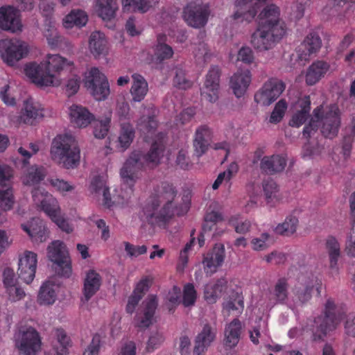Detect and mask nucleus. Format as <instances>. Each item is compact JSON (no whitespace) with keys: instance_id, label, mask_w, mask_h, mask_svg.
Segmentation results:
<instances>
[{"instance_id":"de8ad7c7","label":"nucleus","mask_w":355,"mask_h":355,"mask_svg":"<svg viewBox=\"0 0 355 355\" xmlns=\"http://www.w3.org/2000/svg\"><path fill=\"white\" fill-rule=\"evenodd\" d=\"M263 189L267 203L270 205V206H274L279 200L278 197L279 189L277 184L273 180L268 179L263 182Z\"/></svg>"},{"instance_id":"f704fd0d","label":"nucleus","mask_w":355,"mask_h":355,"mask_svg":"<svg viewBox=\"0 0 355 355\" xmlns=\"http://www.w3.org/2000/svg\"><path fill=\"white\" fill-rule=\"evenodd\" d=\"M166 35H159L157 36V44L154 50L155 62L156 64H162L165 60L171 58L173 55L172 47L165 44Z\"/></svg>"},{"instance_id":"72a5a7b5","label":"nucleus","mask_w":355,"mask_h":355,"mask_svg":"<svg viewBox=\"0 0 355 355\" xmlns=\"http://www.w3.org/2000/svg\"><path fill=\"white\" fill-rule=\"evenodd\" d=\"M135 137V130L133 125L128 122L121 123L117 148L121 151L125 150L130 146Z\"/></svg>"},{"instance_id":"4be33fe9","label":"nucleus","mask_w":355,"mask_h":355,"mask_svg":"<svg viewBox=\"0 0 355 355\" xmlns=\"http://www.w3.org/2000/svg\"><path fill=\"white\" fill-rule=\"evenodd\" d=\"M216 328L209 324H204L202 331L197 335L195 340L193 355H204L205 352L216 337Z\"/></svg>"},{"instance_id":"e2e57ef3","label":"nucleus","mask_w":355,"mask_h":355,"mask_svg":"<svg viewBox=\"0 0 355 355\" xmlns=\"http://www.w3.org/2000/svg\"><path fill=\"white\" fill-rule=\"evenodd\" d=\"M13 176V171L11 167L8 165H0V186L11 187V179Z\"/></svg>"},{"instance_id":"e433bc0d","label":"nucleus","mask_w":355,"mask_h":355,"mask_svg":"<svg viewBox=\"0 0 355 355\" xmlns=\"http://www.w3.org/2000/svg\"><path fill=\"white\" fill-rule=\"evenodd\" d=\"M57 286L50 282H44L40 287L37 302L40 305H52L57 299Z\"/></svg>"},{"instance_id":"6e6d98bb","label":"nucleus","mask_w":355,"mask_h":355,"mask_svg":"<svg viewBox=\"0 0 355 355\" xmlns=\"http://www.w3.org/2000/svg\"><path fill=\"white\" fill-rule=\"evenodd\" d=\"M173 85L180 89L186 90L192 87L193 83L186 78L185 71L182 69L177 68L173 78Z\"/></svg>"},{"instance_id":"5701e85b","label":"nucleus","mask_w":355,"mask_h":355,"mask_svg":"<svg viewBox=\"0 0 355 355\" xmlns=\"http://www.w3.org/2000/svg\"><path fill=\"white\" fill-rule=\"evenodd\" d=\"M322 46V40L315 32L310 33L299 46V59L309 60L311 55L317 53Z\"/></svg>"},{"instance_id":"c756f323","label":"nucleus","mask_w":355,"mask_h":355,"mask_svg":"<svg viewBox=\"0 0 355 355\" xmlns=\"http://www.w3.org/2000/svg\"><path fill=\"white\" fill-rule=\"evenodd\" d=\"M329 64L318 60L312 63L307 69L305 80L308 85H313L317 83L329 71Z\"/></svg>"},{"instance_id":"9d476101","label":"nucleus","mask_w":355,"mask_h":355,"mask_svg":"<svg viewBox=\"0 0 355 355\" xmlns=\"http://www.w3.org/2000/svg\"><path fill=\"white\" fill-rule=\"evenodd\" d=\"M28 53L25 42L16 39L0 40V54L3 60L8 65L13 66Z\"/></svg>"},{"instance_id":"69168bd1","label":"nucleus","mask_w":355,"mask_h":355,"mask_svg":"<svg viewBox=\"0 0 355 355\" xmlns=\"http://www.w3.org/2000/svg\"><path fill=\"white\" fill-rule=\"evenodd\" d=\"M164 337L162 334L159 332H155L149 337L146 349L148 352L154 351L155 349L159 347L160 345L164 342Z\"/></svg>"},{"instance_id":"13d9d810","label":"nucleus","mask_w":355,"mask_h":355,"mask_svg":"<svg viewBox=\"0 0 355 355\" xmlns=\"http://www.w3.org/2000/svg\"><path fill=\"white\" fill-rule=\"evenodd\" d=\"M6 293L10 301L15 302L24 298L26 293L19 284L6 288Z\"/></svg>"},{"instance_id":"0eeeda50","label":"nucleus","mask_w":355,"mask_h":355,"mask_svg":"<svg viewBox=\"0 0 355 355\" xmlns=\"http://www.w3.org/2000/svg\"><path fill=\"white\" fill-rule=\"evenodd\" d=\"M31 193L35 205L40 207L60 229L67 233H71L73 231L72 226L61 215L58 200L51 194L40 187H35Z\"/></svg>"},{"instance_id":"5fc2aeb1","label":"nucleus","mask_w":355,"mask_h":355,"mask_svg":"<svg viewBox=\"0 0 355 355\" xmlns=\"http://www.w3.org/2000/svg\"><path fill=\"white\" fill-rule=\"evenodd\" d=\"M233 297L223 304V308L229 313L236 311L238 314L241 313L244 308L243 297L238 293L235 295L234 298Z\"/></svg>"},{"instance_id":"bb28decb","label":"nucleus","mask_w":355,"mask_h":355,"mask_svg":"<svg viewBox=\"0 0 355 355\" xmlns=\"http://www.w3.org/2000/svg\"><path fill=\"white\" fill-rule=\"evenodd\" d=\"M43 117V109L41 105L32 99L24 102V108L20 114V121L26 124L33 125L35 121Z\"/></svg>"},{"instance_id":"6e6552de","label":"nucleus","mask_w":355,"mask_h":355,"mask_svg":"<svg viewBox=\"0 0 355 355\" xmlns=\"http://www.w3.org/2000/svg\"><path fill=\"white\" fill-rule=\"evenodd\" d=\"M343 314L336 311L334 301L329 298L327 300L323 314L313 320L312 325V338L314 341L324 340L329 331L334 330L342 320Z\"/></svg>"},{"instance_id":"1a4fd4ad","label":"nucleus","mask_w":355,"mask_h":355,"mask_svg":"<svg viewBox=\"0 0 355 355\" xmlns=\"http://www.w3.org/2000/svg\"><path fill=\"white\" fill-rule=\"evenodd\" d=\"M48 257L50 261L58 267L59 275L69 277L72 272L69 252L65 244L60 241H53L47 249Z\"/></svg>"},{"instance_id":"338daca9","label":"nucleus","mask_w":355,"mask_h":355,"mask_svg":"<svg viewBox=\"0 0 355 355\" xmlns=\"http://www.w3.org/2000/svg\"><path fill=\"white\" fill-rule=\"evenodd\" d=\"M44 36L47 40L49 45L51 48L58 46L60 42V36L56 28L53 27H49L44 32Z\"/></svg>"},{"instance_id":"c85d7f7f","label":"nucleus","mask_w":355,"mask_h":355,"mask_svg":"<svg viewBox=\"0 0 355 355\" xmlns=\"http://www.w3.org/2000/svg\"><path fill=\"white\" fill-rule=\"evenodd\" d=\"M300 110H297L289 121V125L299 128L303 125L309 117L311 110V99L309 96H305L298 101Z\"/></svg>"},{"instance_id":"8fccbe9b","label":"nucleus","mask_w":355,"mask_h":355,"mask_svg":"<svg viewBox=\"0 0 355 355\" xmlns=\"http://www.w3.org/2000/svg\"><path fill=\"white\" fill-rule=\"evenodd\" d=\"M112 112H109L103 119L94 121V135L96 138H105L110 130Z\"/></svg>"},{"instance_id":"58836bf2","label":"nucleus","mask_w":355,"mask_h":355,"mask_svg":"<svg viewBox=\"0 0 355 355\" xmlns=\"http://www.w3.org/2000/svg\"><path fill=\"white\" fill-rule=\"evenodd\" d=\"M22 230L32 239L40 242L45 241L47 237V230L42 225V221L33 220L30 225H21Z\"/></svg>"},{"instance_id":"864d4df0","label":"nucleus","mask_w":355,"mask_h":355,"mask_svg":"<svg viewBox=\"0 0 355 355\" xmlns=\"http://www.w3.org/2000/svg\"><path fill=\"white\" fill-rule=\"evenodd\" d=\"M287 103L286 100L281 99L276 104L275 106L270 114L269 121L271 123H279L287 110Z\"/></svg>"},{"instance_id":"a211bd4d","label":"nucleus","mask_w":355,"mask_h":355,"mask_svg":"<svg viewBox=\"0 0 355 355\" xmlns=\"http://www.w3.org/2000/svg\"><path fill=\"white\" fill-rule=\"evenodd\" d=\"M266 0H236L235 2V10L232 15L234 20L239 21H251L256 16L257 5L259 1Z\"/></svg>"},{"instance_id":"f8f14e48","label":"nucleus","mask_w":355,"mask_h":355,"mask_svg":"<svg viewBox=\"0 0 355 355\" xmlns=\"http://www.w3.org/2000/svg\"><path fill=\"white\" fill-rule=\"evenodd\" d=\"M284 83L277 78H270L255 93L254 101L263 106H268L275 102L285 89Z\"/></svg>"},{"instance_id":"4468645a","label":"nucleus","mask_w":355,"mask_h":355,"mask_svg":"<svg viewBox=\"0 0 355 355\" xmlns=\"http://www.w3.org/2000/svg\"><path fill=\"white\" fill-rule=\"evenodd\" d=\"M209 15L208 6L191 2L184 8V19L188 25L194 28L203 27Z\"/></svg>"},{"instance_id":"2f4dec72","label":"nucleus","mask_w":355,"mask_h":355,"mask_svg":"<svg viewBox=\"0 0 355 355\" xmlns=\"http://www.w3.org/2000/svg\"><path fill=\"white\" fill-rule=\"evenodd\" d=\"M132 85L130 94L134 102H141L146 96L148 91V83L145 78L139 73L132 75Z\"/></svg>"},{"instance_id":"f257e3e1","label":"nucleus","mask_w":355,"mask_h":355,"mask_svg":"<svg viewBox=\"0 0 355 355\" xmlns=\"http://www.w3.org/2000/svg\"><path fill=\"white\" fill-rule=\"evenodd\" d=\"M159 193L157 198H150L143 207L141 218L148 224L165 227L175 215L183 216L188 212V196H184L180 203L176 202L178 191L172 184L162 182Z\"/></svg>"},{"instance_id":"7ed1b4c3","label":"nucleus","mask_w":355,"mask_h":355,"mask_svg":"<svg viewBox=\"0 0 355 355\" xmlns=\"http://www.w3.org/2000/svg\"><path fill=\"white\" fill-rule=\"evenodd\" d=\"M164 152V145L157 141L152 144L147 153L141 150H133L121 169V178L132 187L142 171L153 168L160 163Z\"/></svg>"},{"instance_id":"052dcab7","label":"nucleus","mask_w":355,"mask_h":355,"mask_svg":"<svg viewBox=\"0 0 355 355\" xmlns=\"http://www.w3.org/2000/svg\"><path fill=\"white\" fill-rule=\"evenodd\" d=\"M138 126L139 130L144 134H152L157 128V122L152 116L142 117Z\"/></svg>"},{"instance_id":"393cba45","label":"nucleus","mask_w":355,"mask_h":355,"mask_svg":"<svg viewBox=\"0 0 355 355\" xmlns=\"http://www.w3.org/2000/svg\"><path fill=\"white\" fill-rule=\"evenodd\" d=\"M241 331L242 324L238 318L234 319L225 326L223 344L226 349H232L238 345Z\"/></svg>"},{"instance_id":"b1692460","label":"nucleus","mask_w":355,"mask_h":355,"mask_svg":"<svg viewBox=\"0 0 355 355\" xmlns=\"http://www.w3.org/2000/svg\"><path fill=\"white\" fill-rule=\"evenodd\" d=\"M101 285V275L94 270H88L84 279L82 301L88 302L100 290Z\"/></svg>"},{"instance_id":"603ef678","label":"nucleus","mask_w":355,"mask_h":355,"mask_svg":"<svg viewBox=\"0 0 355 355\" xmlns=\"http://www.w3.org/2000/svg\"><path fill=\"white\" fill-rule=\"evenodd\" d=\"M195 234V230H192L191 232V240L189 243L186 244L184 249L180 251L178 263L177 264V270L178 272H183L184 268L187 266L188 263V252L189 250H191V247L193 245L195 242V238L193 235Z\"/></svg>"},{"instance_id":"37998d69","label":"nucleus","mask_w":355,"mask_h":355,"mask_svg":"<svg viewBox=\"0 0 355 355\" xmlns=\"http://www.w3.org/2000/svg\"><path fill=\"white\" fill-rule=\"evenodd\" d=\"M55 335L56 337V343L53 345V348L57 355H67L68 354L69 347L71 346L70 338L62 328L56 329Z\"/></svg>"},{"instance_id":"a878e982","label":"nucleus","mask_w":355,"mask_h":355,"mask_svg":"<svg viewBox=\"0 0 355 355\" xmlns=\"http://www.w3.org/2000/svg\"><path fill=\"white\" fill-rule=\"evenodd\" d=\"M286 166V159L279 155L263 157L260 163L261 170L268 175L282 172Z\"/></svg>"},{"instance_id":"3c124183","label":"nucleus","mask_w":355,"mask_h":355,"mask_svg":"<svg viewBox=\"0 0 355 355\" xmlns=\"http://www.w3.org/2000/svg\"><path fill=\"white\" fill-rule=\"evenodd\" d=\"M238 165L235 162L231 163L227 167V170L220 173L212 184L213 189L216 190L225 181L230 182V180L236 175L238 171Z\"/></svg>"},{"instance_id":"7c9ffc66","label":"nucleus","mask_w":355,"mask_h":355,"mask_svg":"<svg viewBox=\"0 0 355 355\" xmlns=\"http://www.w3.org/2000/svg\"><path fill=\"white\" fill-rule=\"evenodd\" d=\"M157 305L158 302L157 297L153 295H149L144 302V315L137 322V327L140 328H148L152 324Z\"/></svg>"},{"instance_id":"473e14b6","label":"nucleus","mask_w":355,"mask_h":355,"mask_svg":"<svg viewBox=\"0 0 355 355\" xmlns=\"http://www.w3.org/2000/svg\"><path fill=\"white\" fill-rule=\"evenodd\" d=\"M15 198L12 187L0 186V207L3 212L0 213V225L6 220L7 211L12 209Z\"/></svg>"},{"instance_id":"a18cd8bd","label":"nucleus","mask_w":355,"mask_h":355,"mask_svg":"<svg viewBox=\"0 0 355 355\" xmlns=\"http://www.w3.org/2000/svg\"><path fill=\"white\" fill-rule=\"evenodd\" d=\"M225 287L224 279H218L215 282H210L205 287V297L209 302H215Z\"/></svg>"},{"instance_id":"cd10ccee","label":"nucleus","mask_w":355,"mask_h":355,"mask_svg":"<svg viewBox=\"0 0 355 355\" xmlns=\"http://www.w3.org/2000/svg\"><path fill=\"white\" fill-rule=\"evenodd\" d=\"M71 122L78 127H87L94 121V116L89 111L80 105H73L70 107Z\"/></svg>"},{"instance_id":"bf43d9fd","label":"nucleus","mask_w":355,"mask_h":355,"mask_svg":"<svg viewBox=\"0 0 355 355\" xmlns=\"http://www.w3.org/2000/svg\"><path fill=\"white\" fill-rule=\"evenodd\" d=\"M153 277L152 276L143 277L141 280L136 284L133 290V293L139 295L143 297L144 294L149 290L153 282Z\"/></svg>"},{"instance_id":"4c0bfd02","label":"nucleus","mask_w":355,"mask_h":355,"mask_svg":"<svg viewBox=\"0 0 355 355\" xmlns=\"http://www.w3.org/2000/svg\"><path fill=\"white\" fill-rule=\"evenodd\" d=\"M88 21L87 13L80 9L72 10L63 19V26L67 28L73 26L83 27L86 25Z\"/></svg>"},{"instance_id":"c03bdc74","label":"nucleus","mask_w":355,"mask_h":355,"mask_svg":"<svg viewBox=\"0 0 355 355\" xmlns=\"http://www.w3.org/2000/svg\"><path fill=\"white\" fill-rule=\"evenodd\" d=\"M159 0H121L123 9L129 11L147 12L150 8L158 3Z\"/></svg>"},{"instance_id":"49530a36","label":"nucleus","mask_w":355,"mask_h":355,"mask_svg":"<svg viewBox=\"0 0 355 355\" xmlns=\"http://www.w3.org/2000/svg\"><path fill=\"white\" fill-rule=\"evenodd\" d=\"M46 175V171L44 166H32L28 168L23 182L26 185H34L43 180Z\"/></svg>"},{"instance_id":"dca6fc26","label":"nucleus","mask_w":355,"mask_h":355,"mask_svg":"<svg viewBox=\"0 0 355 355\" xmlns=\"http://www.w3.org/2000/svg\"><path fill=\"white\" fill-rule=\"evenodd\" d=\"M37 263V256L33 252L26 250L19 257L18 263V277L26 284L33 280Z\"/></svg>"},{"instance_id":"9b49d317","label":"nucleus","mask_w":355,"mask_h":355,"mask_svg":"<svg viewBox=\"0 0 355 355\" xmlns=\"http://www.w3.org/2000/svg\"><path fill=\"white\" fill-rule=\"evenodd\" d=\"M85 87L97 101L105 100L110 94V85L106 76L98 68H92L86 76Z\"/></svg>"},{"instance_id":"ddd939ff","label":"nucleus","mask_w":355,"mask_h":355,"mask_svg":"<svg viewBox=\"0 0 355 355\" xmlns=\"http://www.w3.org/2000/svg\"><path fill=\"white\" fill-rule=\"evenodd\" d=\"M220 75L221 70L218 66H211L200 88V95L203 99L210 103H215L218 99Z\"/></svg>"},{"instance_id":"a19ab883","label":"nucleus","mask_w":355,"mask_h":355,"mask_svg":"<svg viewBox=\"0 0 355 355\" xmlns=\"http://www.w3.org/2000/svg\"><path fill=\"white\" fill-rule=\"evenodd\" d=\"M325 247L329 257L330 266L334 268L340 257V245L335 236H329L326 239Z\"/></svg>"},{"instance_id":"6ab92c4d","label":"nucleus","mask_w":355,"mask_h":355,"mask_svg":"<svg viewBox=\"0 0 355 355\" xmlns=\"http://www.w3.org/2000/svg\"><path fill=\"white\" fill-rule=\"evenodd\" d=\"M0 28L5 31L15 33L21 29L19 10L13 6L0 8Z\"/></svg>"},{"instance_id":"774afa93","label":"nucleus","mask_w":355,"mask_h":355,"mask_svg":"<svg viewBox=\"0 0 355 355\" xmlns=\"http://www.w3.org/2000/svg\"><path fill=\"white\" fill-rule=\"evenodd\" d=\"M352 228L346 242V252L348 256L355 257V219L352 223Z\"/></svg>"},{"instance_id":"ea45409f","label":"nucleus","mask_w":355,"mask_h":355,"mask_svg":"<svg viewBox=\"0 0 355 355\" xmlns=\"http://www.w3.org/2000/svg\"><path fill=\"white\" fill-rule=\"evenodd\" d=\"M116 10V0L96 1V12L98 15L105 21H110L114 18Z\"/></svg>"},{"instance_id":"aec40b11","label":"nucleus","mask_w":355,"mask_h":355,"mask_svg":"<svg viewBox=\"0 0 355 355\" xmlns=\"http://www.w3.org/2000/svg\"><path fill=\"white\" fill-rule=\"evenodd\" d=\"M212 137V131L207 125H200L195 132L193 147L194 153L200 157L207 153Z\"/></svg>"},{"instance_id":"4d7b16f0","label":"nucleus","mask_w":355,"mask_h":355,"mask_svg":"<svg viewBox=\"0 0 355 355\" xmlns=\"http://www.w3.org/2000/svg\"><path fill=\"white\" fill-rule=\"evenodd\" d=\"M197 297V293L193 284L188 283L184 286L182 304L185 307L193 306Z\"/></svg>"},{"instance_id":"f3484780","label":"nucleus","mask_w":355,"mask_h":355,"mask_svg":"<svg viewBox=\"0 0 355 355\" xmlns=\"http://www.w3.org/2000/svg\"><path fill=\"white\" fill-rule=\"evenodd\" d=\"M225 258V250L223 244L216 243L213 248L204 254L202 264L207 275L215 273L221 266Z\"/></svg>"},{"instance_id":"09e8293b","label":"nucleus","mask_w":355,"mask_h":355,"mask_svg":"<svg viewBox=\"0 0 355 355\" xmlns=\"http://www.w3.org/2000/svg\"><path fill=\"white\" fill-rule=\"evenodd\" d=\"M298 225V219L294 216H288L284 223L275 227V232L280 235L290 236L295 233Z\"/></svg>"},{"instance_id":"f03ea898","label":"nucleus","mask_w":355,"mask_h":355,"mask_svg":"<svg viewBox=\"0 0 355 355\" xmlns=\"http://www.w3.org/2000/svg\"><path fill=\"white\" fill-rule=\"evenodd\" d=\"M280 11L274 4L267 6L259 15V26L252 35L251 44L260 51L271 49L286 33V26L279 20Z\"/></svg>"},{"instance_id":"c9c22d12","label":"nucleus","mask_w":355,"mask_h":355,"mask_svg":"<svg viewBox=\"0 0 355 355\" xmlns=\"http://www.w3.org/2000/svg\"><path fill=\"white\" fill-rule=\"evenodd\" d=\"M107 41L104 33L100 31L93 32L89 40V48L91 53L95 56L104 54L107 49Z\"/></svg>"},{"instance_id":"680f3d73","label":"nucleus","mask_w":355,"mask_h":355,"mask_svg":"<svg viewBox=\"0 0 355 355\" xmlns=\"http://www.w3.org/2000/svg\"><path fill=\"white\" fill-rule=\"evenodd\" d=\"M202 230L204 233L209 234L211 237L220 236L224 232V229L220 228L218 224L209 222L206 218H204Z\"/></svg>"},{"instance_id":"0e129e2a","label":"nucleus","mask_w":355,"mask_h":355,"mask_svg":"<svg viewBox=\"0 0 355 355\" xmlns=\"http://www.w3.org/2000/svg\"><path fill=\"white\" fill-rule=\"evenodd\" d=\"M125 250L128 255L130 257H137L139 255L144 254L147 252V247L145 245H134L129 242H123Z\"/></svg>"},{"instance_id":"39448f33","label":"nucleus","mask_w":355,"mask_h":355,"mask_svg":"<svg viewBox=\"0 0 355 355\" xmlns=\"http://www.w3.org/2000/svg\"><path fill=\"white\" fill-rule=\"evenodd\" d=\"M71 64L72 62L58 54H48L46 60L39 64L35 62L26 64L25 73L35 85L50 86L53 85L55 75Z\"/></svg>"},{"instance_id":"20e7f679","label":"nucleus","mask_w":355,"mask_h":355,"mask_svg":"<svg viewBox=\"0 0 355 355\" xmlns=\"http://www.w3.org/2000/svg\"><path fill=\"white\" fill-rule=\"evenodd\" d=\"M340 125V112L336 104L318 106L313 111V116L303 129V136L309 139L319 128L322 135L332 139L338 132Z\"/></svg>"},{"instance_id":"423d86ee","label":"nucleus","mask_w":355,"mask_h":355,"mask_svg":"<svg viewBox=\"0 0 355 355\" xmlns=\"http://www.w3.org/2000/svg\"><path fill=\"white\" fill-rule=\"evenodd\" d=\"M50 153L52 159L65 168H74L79 164L80 148L70 135H57L53 139Z\"/></svg>"},{"instance_id":"412c9836","label":"nucleus","mask_w":355,"mask_h":355,"mask_svg":"<svg viewBox=\"0 0 355 355\" xmlns=\"http://www.w3.org/2000/svg\"><path fill=\"white\" fill-rule=\"evenodd\" d=\"M252 76L250 70L239 69L230 78V87L236 98L245 95L251 83Z\"/></svg>"},{"instance_id":"2eb2a0df","label":"nucleus","mask_w":355,"mask_h":355,"mask_svg":"<svg viewBox=\"0 0 355 355\" xmlns=\"http://www.w3.org/2000/svg\"><path fill=\"white\" fill-rule=\"evenodd\" d=\"M16 345L24 355H36L41 347L39 333L33 327L20 331Z\"/></svg>"},{"instance_id":"79ce46f5","label":"nucleus","mask_w":355,"mask_h":355,"mask_svg":"<svg viewBox=\"0 0 355 355\" xmlns=\"http://www.w3.org/2000/svg\"><path fill=\"white\" fill-rule=\"evenodd\" d=\"M288 279L285 277L279 278L274 286L271 294L275 300V303L284 304L288 299Z\"/></svg>"}]
</instances>
